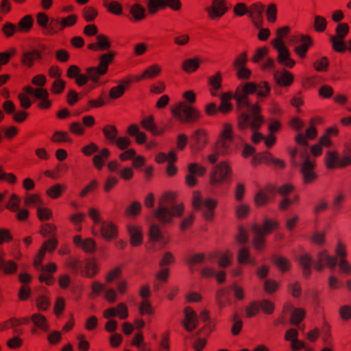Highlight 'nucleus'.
<instances>
[{"label": "nucleus", "instance_id": "5701e85b", "mask_svg": "<svg viewBox=\"0 0 351 351\" xmlns=\"http://www.w3.org/2000/svg\"><path fill=\"white\" fill-rule=\"evenodd\" d=\"M314 263L311 256L306 253L302 254L299 258V264L303 269V275L305 278H308L311 275V267L314 266Z\"/></svg>", "mask_w": 351, "mask_h": 351}, {"label": "nucleus", "instance_id": "79ce46f5", "mask_svg": "<svg viewBox=\"0 0 351 351\" xmlns=\"http://www.w3.org/2000/svg\"><path fill=\"white\" fill-rule=\"evenodd\" d=\"M264 11V5L261 3H254L250 6L249 16L251 18L261 19Z\"/></svg>", "mask_w": 351, "mask_h": 351}, {"label": "nucleus", "instance_id": "bf43d9fd", "mask_svg": "<svg viewBox=\"0 0 351 351\" xmlns=\"http://www.w3.org/2000/svg\"><path fill=\"white\" fill-rule=\"evenodd\" d=\"M278 226L276 221H271L269 219H265L264 221L263 226H260V228L263 230V234L267 235L270 234L273 230L276 229Z\"/></svg>", "mask_w": 351, "mask_h": 351}, {"label": "nucleus", "instance_id": "6ab92c4d", "mask_svg": "<svg viewBox=\"0 0 351 351\" xmlns=\"http://www.w3.org/2000/svg\"><path fill=\"white\" fill-rule=\"evenodd\" d=\"M70 19H71V22L66 23L64 22H62V19L60 20L59 19L54 18L50 19L45 33L48 34H55L62 30L64 27L73 25L75 19L73 17H71Z\"/></svg>", "mask_w": 351, "mask_h": 351}, {"label": "nucleus", "instance_id": "2f4dec72", "mask_svg": "<svg viewBox=\"0 0 351 351\" xmlns=\"http://www.w3.org/2000/svg\"><path fill=\"white\" fill-rule=\"evenodd\" d=\"M128 133L130 136L135 138L138 144H143L146 142V134L144 132H141L139 128L136 125L132 124L130 125L128 128Z\"/></svg>", "mask_w": 351, "mask_h": 351}, {"label": "nucleus", "instance_id": "cd10ccee", "mask_svg": "<svg viewBox=\"0 0 351 351\" xmlns=\"http://www.w3.org/2000/svg\"><path fill=\"white\" fill-rule=\"evenodd\" d=\"M274 77L276 82L280 86H289L293 80V76L288 71L282 72L276 71L274 73Z\"/></svg>", "mask_w": 351, "mask_h": 351}, {"label": "nucleus", "instance_id": "7ed1b4c3", "mask_svg": "<svg viewBox=\"0 0 351 351\" xmlns=\"http://www.w3.org/2000/svg\"><path fill=\"white\" fill-rule=\"evenodd\" d=\"M114 53L110 52L100 56V62L98 66H90L86 69V75L80 73L75 77L76 84L82 86L86 84L88 80L97 82L100 76L106 73L108 65L112 62Z\"/></svg>", "mask_w": 351, "mask_h": 351}, {"label": "nucleus", "instance_id": "f257e3e1", "mask_svg": "<svg viewBox=\"0 0 351 351\" xmlns=\"http://www.w3.org/2000/svg\"><path fill=\"white\" fill-rule=\"evenodd\" d=\"M270 92V86L265 82H261L258 84L254 82H247L243 86L237 87L234 95L228 92L220 95L221 101H230L234 98L237 101L238 108L242 110H249L250 113L242 112L239 117V127L241 130L250 128L252 133V139L254 142L258 141L263 138V136L258 132L264 122V118L261 115V107L256 105H251L248 95L250 94L256 93L259 97H265Z\"/></svg>", "mask_w": 351, "mask_h": 351}, {"label": "nucleus", "instance_id": "338daca9", "mask_svg": "<svg viewBox=\"0 0 351 351\" xmlns=\"http://www.w3.org/2000/svg\"><path fill=\"white\" fill-rule=\"evenodd\" d=\"M139 313L141 315L153 314L154 309L151 303L147 300H143L139 306Z\"/></svg>", "mask_w": 351, "mask_h": 351}, {"label": "nucleus", "instance_id": "58836bf2", "mask_svg": "<svg viewBox=\"0 0 351 351\" xmlns=\"http://www.w3.org/2000/svg\"><path fill=\"white\" fill-rule=\"evenodd\" d=\"M130 14L137 20H141L145 17V8L138 3H135L130 7Z\"/></svg>", "mask_w": 351, "mask_h": 351}, {"label": "nucleus", "instance_id": "6e6552de", "mask_svg": "<svg viewBox=\"0 0 351 351\" xmlns=\"http://www.w3.org/2000/svg\"><path fill=\"white\" fill-rule=\"evenodd\" d=\"M232 175V170L227 161H222L213 168L210 174V182L212 185H218L228 180Z\"/></svg>", "mask_w": 351, "mask_h": 351}, {"label": "nucleus", "instance_id": "e433bc0d", "mask_svg": "<svg viewBox=\"0 0 351 351\" xmlns=\"http://www.w3.org/2000/svg\"><path fill=\"white\" fill-rule=\"evenodd\" d=\"M141 125L145 130L151 132L152 134L155 135L159 134V132L157 129V127L154 122L153 116L151 115L148 117L144 118L141 121Z\"/></svg>", "mask_w": 351, "mask_h": 351}, {"label": "nucleus", "instance_id": "37998d69", "mask_svg": "<svg viewBox=\"0 0 351 351\" xmlns=\"http://www.w3.org/2000/svg\"><path fill=\"white\" fill-rule=\"evenodd\" d=\"M167 5L168 0H149L147 6L149 12L154 14L157 12L158 8H164Z\"/></svg>", "mask_w": 351, "mask_h": 351}, {"label": "nucleus", "instance_id": "f3484780", "mask_svg": "<svg viewBox=\"0 0 351 351\" xmlns=\"http://www.w3.org/2000/svg\"><path fill=\"white\" fill-rule=\"evenodd\" d=\"M184 319L183 321V326L184 328L191 332L197 326L198 318L196 313L190 306L185 307L184 310Z\"/></svg>", "mask_w": 351, "mask_h": 351}, {"label": "nucleus", "instance_id": "39448f33", "mask_svg": "<svg viewBox=\"0 0 351 351\" xmlns=\"http://www.w3.org/2000/svg\"><path fill=\"white\" fill-rule=\"evenodd\" d=\"M289 31V27L288 26L278 29L276 31L277 38L272 41V44L274 47L278 51V61L279 63L287 67L292 68L295 62L291 58L290 51L285 47V43L282 40L283 37L287 34Z\"/></svg>", "mask_w": 351, "mask_h": 351}, {"label": "nucleus", "instance_id": "de8ad7c7", "mask_svg": "<svg viewBox=\"0 0 351 351\" xmlns=\"http://www.w3.org/2000/svg\"><path fill=\"white\" fill-rule=\"evenodd\" d=\"M134 156V155H120V158L122 161H126L132 159L134 167L138 169L144 165L145 159L141 155H138V156L136 158L132 157Z\"/></svg>", "mask_w": 351, "mask_h": 351}, {"label": "nucleus", "instance_id": "4d7b16f0", "mask_svg": "<svg viewBox=\"0 0 351 351\" xmlns=\"http://www.w3.org/2000/svg\"><path fill=\"white\" fill-rule=\"evenodd\" d=\"M104 6L113 14L120 15L122 13V7L117 1L108 3L107 0L104 1Z\"/></svg>", "mask_w": 351, "mask_h": 351}, {"label": "nucleus", "instance_id": "5fc2aeb1", "mask_svg": "<svg viewBox=\"0 0 351 351\" xmlns=\"http://www.w3.org/2000/svg\"><path fill=\"white\" fill-rule=\"evenodd\" d=\"M25 206H38L43 204L40 196L36 194H29L25 199Z\"/></svg>", "mask_w": 351, "mask_h": 351}, {"label": "nucleus", "instance_id": "f03ea898", "mask_svg": "<svg viewBox=\"0 0 351 351\" xmlns=\"http://www.w3.org/2000/svg\"><path fill=\"white\" fill-rule=\"evenodd\" d=\"M176 194L167 192L158 201V206L154 211V216L162 224L166 225L172 221L173 217H180L184 211L182 204H174Z\"/></svg>", "mask_w": 351, "mask_h": 351}, {"label": "nucleus", "instance_id": "c03bdc74", "mask_svg": "<svg viewBox=\"0 0 351 351\" xmlns=\"http://www.w3.org/2000/svg\"><path fill=\"white\" fill-rule=\"evenodd\" d=\"M330 42L332 44V48L335 51L343 53L347 49V47L345 45L343 39H339L334 36H330Z\"/></svg>", "mask_w": 351, "mask_h": 351}, {"label": "nucleus", "instance_id": "69168bd1", "mask_svg": "<svg viewBox=\"0 0 351 351\" xmlns=\"http://www.w3.org/2000/svg\"><path fill=\"white\" fill-rule=\"evenodd\" d=\"M98 186V182L96 180H93L90 184L86 186L80 192V196L81 197H86L88 193L93 192Z\"/></svg>", "mask_w": 351, "mask_h": 351}, {"label": "nucleus", "instance_id": "6e6d98bb", "mask_svg": "<svg viewBox=\"0 0 351 351\" xmlns=\"http://www.w3.org/2000/svg\"><path fill=\"white\" fill-rule=\"evenodd\" d=\"M46 251H47L46 245H43L39 250L38 254L37 255V256L36 257V258L34 260V266L38 271H40V269L43 267L42 262H43V260L45 256Z\"/></svg>", "mask_w": 351, "mask_h": 351}, {"label": "nucleus", "instance_id": "052dcab7", "mask_svg": "<svg viewBox=\"0 0 351 351\" xmlns=\"http://www.w3.org/2000/svg\"><path fill=\"white\" fill-rule=\"evenodd\" d=\"M350 27L347 23H339L336 27V38L344 39L349 32Z\"/></svg>", "mask_w": 351, "mask_h": 351}, {"label": "nucleus", "instance_id": "2eb2a0df", "mask_svg": "<svg viewBox=\"0 0 351 351\" xmlns=\"http://www.w3.org/2000/svg\"><path fill=\"white\" fill-rule=\"evenodd\" d=\"M290 42L293 44L301 43L300 45L295 47L294 51L300 57L304 58L309 47L312 45V40L308 36H300L299 38L293 37L290 38Z\"/></svg>", "mask_w": 351, "mask_h": 351}, {"label": "nucleus", "instance_id": "4be33fe9", "mask_svg": "<svg viewBox=\"0 0 351 351\" xmlns=\"http://www.w3.org/2000/svg\"><path fill=\"white\" fill-rule=\"evenodd\" d=\"M280 124L278 121H273L272 123H271L269 125L268 130H269L270 134L268 136H265V135L261 134L263 136V138L260 139L257 142H254V141H252L254 143H258L261 141H264L265 145L267 147H270L276 143V137L272 134V133L277 132L280 129ZM252 140H253V139L252 138Z\"/></svg>", "mask_w": 351, "mask_h": 351}, {"label": "nucleus", "instance_id": "c756f323", "mask_svg": "<svg viewBox=\"0 0 351 351\" xmlns=\"http://www.w3.org/2000/svg\"><path fill=\"white\" fill-rule=\"evenodd\" d=\"M18 269V265L12 260H5L0 256V270L6 275L14 274Z\"/></svg>", "mask_w": 351, "mask_h": 351}, {"label": "nucleus", "instance_id": "ddd939ff", "mask_svg": "<svg viewBox=\"0 0 351 351\" xmlns=\"http://www.w3.org/2000/svg\"><path fill=\"white\" fill-rule=\"evenodd\" d=\"M338 130L335 128H329L326 130V134L320 137L319 142L311 147L310 154H322V147H329L332 145V142L329 138L330 135H337Z\"/></svg>", "mask_w": 351, "mask_h": 351}, {"label": "nucleus", "instance_id": "f704fd0d", "mask_svg": "<svg viewBox=\"0 0 351 351\" xmlns=\"http://www.w3.org/2000/svg\"><path fill=\"white\" fill-rule=\"evenodd\" d=\"M31 319L34 324V325L38 328H40L41 330L44 331H47L49 330L47 321L44 315H42L38 313H35L32 315Z\"/></svg>", "mask_w": 351, "mask_h": 351}, {"label": "nucleus", "instance_id": "20e7f679", "mask_svg": "<svg viewBox=\"0 0 351 351\" xmlns=\"http://www.w3.org/2000/svg\"><path fill=\"white\" fill-rule=\"evenodd\" d=\"M291 163L295 167L300 166V173L305 184H310L317 179V174L314 171L315 160L308 155H291Z\"/></svg>", "mask_w": 351, "mask_h": 351}, {"label": "nucleus", "instance_id": "680f3d73", "mask_svg": "<svg viewBox=\"0 0 351 351\" xmlns=\"http://www.w3.org/2000/svg\"><path fill=\"white\" fill-rule=\"evenodd\" d=\"M20 202L21 199L19 196L16 194H12L6 206V208L10 210L12 212H15L19 210Z\"/></svg>", "mask_w": 351, "mask_h": 351}, {"label": "nucleus", "instance_id": "603ef678", "mask_svg": "<svg viewBox=\"0 0 351 351\" xmlns=\"http://www.w3.org/2000/svg\"><path fill=\"white\" fill-rule=\"evenodd\" d=\"M149 237L154 241L162 239V232L158 224L152 223L149 228Z\"/></svg>", "mask_w": 351, "mask_h": 351}, {"label": "nucleus", "instance_id": "1a4fd4ad", "mask_svg": "<svg viewBox=\"0 0 351 351\" xmlns=\"http://www.w3.org/2000/svg\"><path fill=\"white\" fill-rule=\"evenodd\" d=\"M337 265V257L330 255L326 250H322L316 254L314 268L317 271H322L325 267L333 270Z\"/></svg>", "mask_w": 351, "mask_h": 351}, {"label": "nucleus", "instance_id": "774afa93", "mask_svg": "<svg viewBox=\"0 0 351 351\" xmlns=\"http://www.w3.org/2000/svg\"><path fill=\"white\" fill-rule=\"evenodd\" d=\"M339 313L341 318L345 321L351 319V306L349 305H343L340 307Z\"/></svg>", "mask_w": 351, "mask_h": 351}, {"label": "nucleus", "instance_id": "aec40b11", "mask_svg": "<svg viewBox=\"0 0 351 351\" xmlns=\"http://www.w3.org/2000/svg\"><path fill=\"white\" fill-rule=\"evenodd\" d=\"M57 269L56 265L51 263L45 267H43L40 271L41 274L38 276L40 282H45L47 285H51L54 283L55 279L50 275V274L56 272Z\"/></svg>", "mask_w": 351, "mask_h": 351}, {"label": "nucleus", "instance_id": "393cba45", "mask_svg": "<svg viewBox=\"0 0 351 351\" xmlns=\"http://www.w3.org/2000/svg\"><path fill=\"white\" fill-rule=\"evenodd\" d=\"M41 59V52L37 49H32L23 53L21 61L25 66L29 68L32 66L34 60Z\"/></svg>", "mask_w": 351, "mask_h": 351}, {"label": "nucleus", "instance_id": "9d476101", "mask_svg": "<svg viewBox=\"0 0 351 351\" xmlns=\"http://www.w3.org/2000/svg\"><path fill=\"white\" fill-rule=\"evenodd\" d=\"M317 134V131L316 128L311 125L308 128L306 129L305 134L298 133L295 139L297 144L302 148V150H300V154H307V150L308 148V143L307 142V138L314 139ZM299 150L295 149L291 154H297Z\"/></svg>", "mask_w": 351, "mask_h": 351}, {"label": "nucleus", "instance_id": "423d86ee", "mask_svg": "<svg viewBox=\"0 0 351 351\" xmlns=\"http://www.w3.org/2000/svg\"><path fill=\"white\" fill-rule=\"evenodd\" d=\"M192 204L195 210L202 212L205 219L210 221L213 219L214 210L217 205L216 199L212 198L203 199L199 191H194L192 197Z\"/></svg>", "mask_w": 351, "mask_h": 351}, {"label": "nucleus", "instance_id": "8fccbe9b", "mask_svg": "<svg viewBox=\"0 0 351 351\" xmlns=\"http://www.w3.org/2000/svg\"><path fill=\"white\" fill-rule=\"evenodd\" d=\"M327 25L326 19L321 16L315 15L314 17V28L318 32H324Z\"/></svg>", "mask_w": 351, "mask_h": 351}, {"label": "nucleus", "instance_id": "ea45409f", "mask_svg": "<svg viewBox=\"0 0 351 351\" xmlns=\"http://www.w3.org/2000/svg\"><path fill=\"white\" fill-rule=\"evenodd\" d=\"M199 58L187 59L183 62L182 68L187 73H191L197 70L199 66Z\"/></svg>", "mask_w": 351, "mask_h": 351}, {"label": "nucleus", "instance_id": "0eeeda50", "mask_svg": "<svg viewBox=\"0 0 351 351\" xmlns=\"http://www.w3.org/2000/svg\"><path fill=\"white\" fill-rule=\"evenodd\" d=\"M172 114L182 123H191L196 122L200 117V112L195 108L180 102L171 110Z\"/></svg>", "mask_w": 351, "mask_h": 351}, {"label": "nucleus", "instance_id": "13d9d810", "mask_svg": "<svg viewBox=\"0 0 351 351\" xmlns=\"http://www.w3.org/2000/svg\"><path fill=\"white\" fill-rule=\"evenodd\" d=\"M37 216L40 221H46L50 219L53 214L49 208L38 206L37 208Z\"/></svg>", "mask_w": 351, "mask_h": 351}, {"label": "nucleus", "instance_id": "c9c22d12", "mask_svg": "<svg viewBox=\"0 0 351 351\" xmlns=\"http://www.w3.org/2000/svg\"><path fill=\"white\" fill-rule=\"evenodd\" d=\"M306 316V311L303 308H294L291 315V323L293 325L298 326L300 322L304 319Z\"/></svg>", "mask_w": 351, "mask_h": 351}, {"label": "nucleus", "instance_id": "a18cd8bd", "mask_svg": "<svg viewBox=\"0 0 351 351\" xmlns=\"http://www.w3.org/2000/svg\"><path fill=\"white\" fill-rule=\"evenodd\" d=\"M105 136L112 143L118 137V130L114 125H106L103 128Z\"/></svg>", "mask_w": 351, "mask_h": 351}, {"label": "nucleus", "instance_id": "bb28decb", "mask_svg": "<svg viewBox=\"0 0 351 351\" xmlns=\"http://www.w3.org/2000/svg\"><path fill=\"white\" fill-rule=\"evenodd\" d=\"M128 230L130 237L131 245L133 246L141 245L143 241V235L141 228L134 226H128Z\"/></svg>", "mask_w": 351, "mask_h": 351}, {"label": "nucleus", "instance_id": "864d4df0", "mask_svg": "<svg viewBox=\"0 0 351 351\" xmlns=\"http://www.w3.org/2000/svg\"><path fill=\"white\" fill-rule=\"evenodd\" d=\"M112 144L115 145L120 149L125 150L129 148L132 144V142L128 137L120 136L117 137L112 143Z\"/></svg>", "mask_w": 351, "mask_h": 351}, {"label": "nucleus", "instance_id": "a19ab883", "mask_svg": "<svg viewBox=\"0 0 351 351\" xmlns=\"http://www.w3.org/2000/svg\"><path fill=\"white\" fill-rule=\"evenodd\" d=\"M141 204L139 202L135 201L127 207L125 214L128 217H134L141 213Z\"/></svg>", "mask_w": 351, "mask_h": 351}, {"label": "nucleus", "instance_id": "72a5a7b5", "mask_svg": "<svg viewBox=\"0 0 351 351\" xmlns=\"http://www.w3.org/2000/svg\"><path fill=\"white\" fill-rule=\"evenodd\" d=\"M130 80L123 81L122 83L117 86L112 87L110 90V97L112 99H117L123 95L126 86L130 84Z\"/></svg>", "mask_w": 351, "mask_h": 351}, {"label": "nucleus", "instance_id": "f8f14e48", "mask_svg": "<svg viewBox=\"0 0 351 351\" xmlns=\"http://www.w3.org/2000/svg\"><path fill=\"white\" fill-rule=\"evenodd\" d=\"M276 189V186L273 184H267L263 189H260L254 196L255 204L258 206L267 204L273 199Z\"/></svg>", "mask_w": 351, "mask_h": 351}, {"label": "nucleus", "instance_id": "412c9836", "mask_svg": "<svg viewBox=\"0 0 351 351\" xmlns=\"http://www.w3.org/2000/svg\"><path fill=\"white\" fill-rule=\"evenodd\" d=\"M215 300L220 309H223L226 306L230 305V289L229 288H224L219 290L216 293Z\"/></svg>", "mask_w": 351, "mask_h": 351}, {"label": "nucleus", "instance_id": "7c9ffc66", "mask_svg": "<svg viewBox=\"0 0 351 351\" xmlns=\"http://www.w3.org/2000/svg\"><path fill=\"white\" fill-rule=\"evenodd\" d=\"M221 136L223 139L222 146L228 147L230 144L234 143L236 145L235 139L232 135V127L229 123H226L221 132Z\"/></svg>", "mask_w": 351, "mask_h": 351}, {"label": "nucleus", "instance_id": "a878e982", "mask_svg": "<svg viewBox=\"0 0 351 351\" xmlns=\"http://www.w3.org/2000/svg\"><path fill=\"white\" fill-rule=\"evenodd\" d=\"M271 261L278 270L282 273L287 272L291 269V262L285 256L273 255L271 256Z\"/></svg>", "mask_w": 351, "mask_h": 351}, {"label": "nucleus", "instance_id": "9b49d317", "mask_svg": "<svg viewBox=\"0 0 351 351\" xmlns=\"http://www.w3.org/2000/svg\"><path fill=\"white\" fill-rule=\"evenodd\" d=\"M250 163L256 167L260 164H265L276 169H282L285 166L284 160L275 158L273 155H252Z\"/></svg>", "mask_w": 351, "mask_h": 351}, {"label": "nucleus", "instance_id": "473e14b6", "mask_svg": "<svg viewBox=\"0 0 351 351\" xmlns=\"http://www.w3.org/2000/svg\"><path fill=\"white\" fill-rule=\"evenodd\" d=\"M66 188V185L64 184H56L48 189L46 193L49 197L57 199L61 196Z\"/></svg>", "mask_w": 351, "mask_h": 351}, {"label": "nucleus", "instance_id": "dca6fc26", "mask_svg": "<svg viewBox=\"0 0 351 351\" xmlns=\"http://www.w3.org/2000/svg\"><path fill=\"white\" fill-rule=\"evenodd\" d=\"M228 10L225 0H212V5L206 8L208 16L212 19L222 16Z\"/></svg>", "mask_w": 351, "mask_h": 351}, {"label": "nucleus", "instance_id": "a211bd4d", "mask_svg": "<svg viewBox=\"0 0 351 351\" xmlns=\"http://www.w3.org/2000/svg\"><path fill=\"white\" fill-rule=\"evenodd\" d=\"M262 229L260 226L254 224L252 227V232L254 233V238L252 240L253 247L257 250H263L265 247V234H263Z\"/></svg>", "mask_w": 351, "mask_h": 351}, {"label": "nucleus", "instance_id": "e2e57ef3", "mask_svg": "<svg viewBox=\"0 0 351 351\" xmlns=\"http://www.w3.org/2000/svg\"><path fill=\"white\" fill-rule=\"evenodd\" d=\"M97 47L100 50H106L111 46L110 42L109 41L107 36L103 34H99L97 36Z\"/></svg>", "mask_w": 351, "mask_h": 351}, {"label": "nucleus", "instance_id": "3c124183", "mask_svg": "<svg viewBox=\"0 0 351 351\" xmlns=\"http://www.w3.org/2000/svg\"><path fill=\"white\" fill-rule=\"evenodd\" d=\"M245 317H254L259 312V306L256 302H252L245 308Z\"/></svg>", "mask_w": 351, "mask_h": 351}, {"label": "nucleus", "instance_id": "4468645a", "mask_svg": "<svg viewBox=\"0 0 351 351\" xmlns=\"http://www.w3.org/2000/svg\"><path fill=\"white\" fill-rule=\"evenodd\" d=\"M327 168H341L351 164V158L348 155H326L324 158Z\"/></svg>", "mask_w": 351, "mask_h": 351}, {"label": "nucleus", "instance_id": "b1692460", "mask_svg": "<svg viewBox=\"0 0 351 351\" xmlns=\"http://www.w3.org/2000/svg\"><path fill=\"white\" fill-rule=\"evenodd\" d=\"M101 232L104 239L111 240L117 236V226L110 221H104L101 226Z\"/></svg>", "mask_w": 351, "mask_h": 351}, {"label": "nucleus", "instance_id": "09e8293b", "mask_svg": "<svg viewBox=\"0 0 351 351\" xmlns=\"http://www.w3.org/2000/svg\"><path fill=\"white\" fill-rule=\"evenodd\" d=\"M33 24V19L30 15H26L21 19L19 23L20 31L27 32L30 29Z\"/></svg>", "mask_w": 351, "mask_h": 351}, {"label": "nucleus", "instance_id": "49530a36", "mask_svg": "<svg viewBox=\"0 0 351 351\" xmlns=\"http://www.w3.org/2000/svg\"><path fill=\"white\" fill-rule=\"evenodd\" d=\"M188 170L189 173L198 176H202L206 172V167L197 162L189 164L188 166Z\"/></svg>", "mask_w": 351, "mask_h": 351}, {"label": "nucleus", "instance_id": "4c0bfd02", "mask_svg": "<svg viewBox=\"0 0 351 351\" xmlns=\"http://www.w3.org/2000/svg\"><path fill=\"white\" fill-rule=\"evenodd\" d=\"M191 140L197 144L198 148L204 147L206 143V136L204 131L202 130H196L191 136Z\"/></svg>", "mask_w": 351, "mask_h": 351}, {"label": "nucleus", "instance_id": "0e129e2a", "mask_svg": "<svg viewBox=\"0 0 351 351\" xmlns=\"http://www.w3.org/2000/svg\"><path fill=\"white\" fill-rule=\"evenodd\" d=\"M258 306L259 308H261L265 313L269 315L273 313L275 309L274 303L267 300H263L261 301Z\"/></svg>", "mask_w": 351, "mask_h": 351}, {"label": "nucleus", "instance_id": "c85d7f7f", "mask_svg": "<svg viewBox=\"0 0 351 351\" xmlns=\"http://www.w3.org/2000/svg\"><path fill=\"white\" fill-rule=\"evenodd\" d=\"M99 272V267L97 265L91 261H87L83 269L80 271L82 276L93 278Z\"/></svg>", "mask_w": 351, "mask_h": 351}]
</instances>
